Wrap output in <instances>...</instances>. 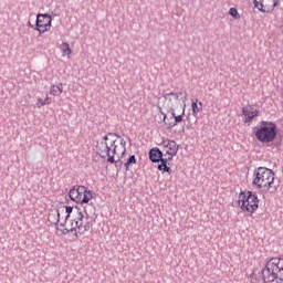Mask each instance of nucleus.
Segmentation results:
<instances>
[{"mask_svg":"<svg viewBox=\"0 0 283 283\" xmlns=\"http://www.w3.org/2000/svg\"><path fill=\"white\" fill-rule=\"evenodd\" d=\"M178 144L171 139H164L161 142V154L164 155V159H161V164L158 165L159 171L171 174V167L168 166L169 160H174V157L178 154Z\"/></svg>","mask_w":283,"mask_h":283,"instance_id":"6","label":"nucleus"},{"mask_svg":"<svg viewBox=\"0 0 283 283\" xmlns=\"http://www.w3.org/2000/svg\"><path fill=\"white\" fill-rule=\"evenodd\" d=\"M243 112V123H251V120H253V118H256L259 112L258 108L253 107V106H244L242 108Z\"/></svg>","mask_w":283,"mask_h":283,"instance_id":"12","label":"nucleus"},{"mask_svg":"<svg viewBox=\"0 0 283 283\" xmlns=\"http://www.w3.org/2000/svg\"><path fill=\"white\" fill-rule=\"evenodd\" d=\"M69 196L76 205H90L92 198H94L92 190L87 189L85 186L71 189Z\"/></svg>","mask_w":283,"mask_h":283,"instance_id":"9","label":"nucleus"},{"mask_svg":"<svg viewBox=\"0 0 283 283\" xmlns=\"http://www.w3.org/2000/svg\"><path fill=\"white\" fill-rule=\"evenodd\" d=\"M130 165H136V156H130L129 159L126 161L125 167L126 169H129Z\"/></svg>","mask_w":283,"mask_h":283,"instance_id":"19","label":"nucleus"},{"mask_svg":"<svg viewBox=\"0 0 283 283\" xmlns=\"http://www.w3.org/2000/svg\"><path fill=\"white\" fill-rule=\"evenodd\" d=\"M263 282L283 283V259H270L262 270Z\"/></svg>","mask_w":283,"mask_h":283,"instance_id":"5","label":"nucleus"},{"mask_svg":"<svg viewBox=\"0 0 283 283\" xmlns=\"http://www.w3.org/2000/svg\"><path fill=\"white\" fill-rule=\"evenodd\" d=\"M238 205L244 213H255L260 207V199L255 192L243 191L239 195Z\"/></svg>","mask_w":283,"mask_h":283,"instance_id":"8","label":"nucleus"},{"mask_svg":"<svg viewBox=\"0 0 283 283\" xmlns=\"http://www.w3.org/2000/svg\"><path fill=\"white\" fill-rule=\"evenodd\" d=\"M280 6V0H254V8L266 14L273 12Z\"/></svg>","mask_w":283,"mask_h":283,"instance_id":"10","label":"nucleus"},{"mask_svg":"<svg viewBox=\"0 0 283 283\" xmlns=\"http://www.w3.org/2000/svg\"><path fill=\"white\" fill-rule=\"evenodd\" d=\"M254 136L259 143H273L277 136V126L271 122H261L260 125L254 128Z\"/></svg>","mask_w":283,"mask_h":283,"instance_id":"7","label":"nucleus"},{"mask_svg":"<svg viewBox=\"0 0 283 283\" xmlns=\"http://www.w3.org/2000/svg\"><path fill=\"white\" fill-rule=\"evenodd\" d=\"M61 50H62V55L67 56V59H70L71 54H72V49H70V43L64 42L61 44Z\"/></svg>","mask_w":283,"mask_h":283,"instance_id":"15","label":"nucleus"},{"mask_svg":"<svg viewBox=\"0 0 283 283\" xmlns=\"http://www.w3.org/2000/svg\"><path fill=\"white\" fill-rule=\"evenodd\" d=\"M252 186L261 193H275L277 186L275 185V172L266 167L255 168L253 171Z\"/></svg>","mask_w":283,"mask_h":283,"instance_id":"3","label":"nucleus"},{"mask_svg":"<svg viewBox=\"0 0 283 283\" xmlns=\"http://www.w3.org/2000/svg\"><path fill=\"white\" fill-rule=\"evenodd\" d=\"M52 28V15L38 14L36 17V30L40 34H45Z\"/></svg>","mask_w":283,"mask_h":283,"instance_id":"11","label":"nucleus"},{"mask_svg":"<svg viewBox=\"0 0 283 283\" xmlns=\"http://www.w3.org/2000/svg\"><path fill=\"white\" fill-rule=\"evenodd\" d=\"M97 154L101 158L107 159V163L114 165L116 160L115 156L125 154V145L118 142V138L113 135L104 136L103 139L96 146Z\"/></svg>","mask_w":283,"mask_h":283,"instance_id":"4","label":"nucleus"},{"mask_svg":"<svg viewBox=\"0 0 283 283\" xmlns=\"http://www.w3.org/2000/svg\"><path fill=\"white\" fill-rule=\"evenodd\" d=\"M163 156V150H159L158 148H153L149 151V158L151 163H163V160H165V157Z\"/></svg>","mask_w":283,"mask_h":283,"instance_id":"13","label":"nucleus"},{"mask_svg":"<svg viewBox=\"0 0 283 283\" xmlns=\"http://www.w3.org/2000/svg\"><path fill=\"white\" fill-rule=\"evenodd\" d=\"M164 107L168 109V113L171 114V117L168 118L167 114L163 112V107H159V112L164 116L163 123L166 125L167 129H172V127H176V125L182 123L185 118V106L180 104L178 93L166 94Z\"/></svg>","mask_w":283,"mask_h":283,"instance_id":"2","label":"nucleus"},{"mask_svg":"<svg viewBox=\"0 0 283 283\" xmlns=\"http://www.w3.org/2000/svg\"><path fill=\"white\" fill-rule=\"evenodd\" d=\"M50 94L52 96H61L63 94V83L59 82L56 84H52L50 88Z\"/></svg>","mask_w":283,"mask_h":283,"instance_id":"14","label":"nucleus"},{"mask_svg":"<svg viewBox=\"0 0 283 283\" xmlns=\"http://www.w3.org/2000/svg\"><path fill=\"white\" fill-rule=\"evenodd\" d=\"M228 13L230 14V17L234 18L237 21L240 19V13L235 8H230Z\"/></svg>","mask_w":283,"mask_h":283,"instance_id":"17","label":"nucleus"},{"mask_svg":"<svg viewBox=\"0 0 283 283\" xmlns=\"http://www.w3.org/2000/svg\"><path fill=\"white\" fill-rule=\"evenodd\" d=\"M38 103H36V107L41 108L44 107V105H50V96L46 94L44 99L41 97L36 98Z\"/></svg>","mask_w":283,"mask_h":283,"instance_id":"16","label":"nucleus"},{"mask_svg":"<svg viewBox=\"0 0 283 283\" xmlns=\"http://www.w3.org/2000/svg\"><path fill=\"white\" fill-rule=\"evenodd\" d=\"M282 98H283V91H282V94H281Z\"/></svg>","mask_w":283,"mask_h":283,"instance_id":"20","label":"nucleus"},{"mask_svg":"<svg viewBox=\"0 0 283 283\" xmlns=\"http://www.w3.org/2000/svg\"><path fill=\"white\" fill-rule=\"evenodd\" d=\"M191 107L193 116H198V114H200V108L198 107V99H196V102H192Z\"/></svg>","mask_w":283,"mask_h":283,"instance_id":"18","label":"nucleus"},{"mask_svg":"<svg viewBox=\"0 0 283 283\" xmlns=\"http://www.w3.org/2000/svg\"><path fill=\"white\" fill-rule=\"evenodd\" d=\"M74 208L72 206H61L57 209V222L60 227H64L66 233H73L75 238L84 235L92 229V222L81 210L74 212L72 220L67 221V218L72 214Z\"/></svg>","mask_w":283,"mask_h":283,"instance_id":"1","label":"nucleus"}]
</instances>
